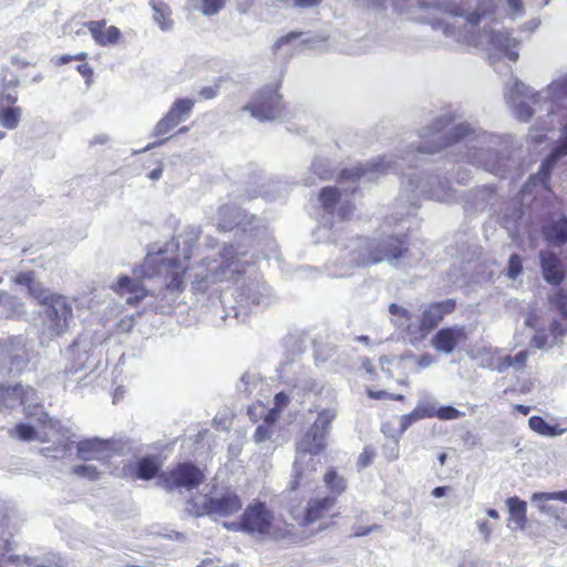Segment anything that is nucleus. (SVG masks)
<instances>
[{
	"label": "nucleus",
	"instance_id": "nucleus-1",
	"mask_svg": "<svg viewBox=\"0 0 567 567\" xmlns=\"http://www.w3.org/2000/svg\"><path fill=\"white\" fill-rule=\"evenodd\" d=\"M175 246V244H168L165 249L148 252L144 262L134 269V277H120L112 286L113 290L121 297H125L126 303L137 306L148 293V289L144 286L142 279L165 274L166 284L165 288L158 293V308L162 312L173 308L178 302L179 295L184 289L182 275L185 267L179 264L177 255L162 256L167 254L169 249L173 251Z\"/></svg>",
	"mask_w": 567,
	"mask_h": 567
},
{
	"label": "nucleus",
	"instance_id": "nucleus-2",
	"mask_svg": "<svg viewBox=\"0 0 567 567\" xmlns=\"http://www.w3.org/2000/svg\"><path fill=\"white\" fill-rule=\"evenodd\" d=\"M452 122L450 115H441L433 123L421 130L420 137L424 140L417 145L421 154H434L443 147L457 145L465 148L463 157L471 164L494 173L496 169V154L492 148L493 135L485 132H475L466 124H458L442 135V131Z\"/></svg>",
	"mask_w": 567,
	"mask_h": 567
},
{
	"label": "nucleus",
	"instance_id": "nucleus-3",
	"mask_svg": "<svg viewBox=\"0 0 567 567\" xmlns=\"http://www.w3.org/2000/svg\"><path fill=\"white\" fill-rule=\"evenodd\" d=\"M408 258V248L399 237L384 238H351L344 245V252L339 261H334L336 269L331 270L334 277H346L354 267L370 266L386 261L398 266L401 260Z\"/></svg>",
	"mask_w": 567,
	"mask_h": 567
},
{
	"label": "nucleus",
	"instance_id": "nucleus-4",
	"mask_svg": "<svg viewBox=\"0 0 567 567\" xmlns=\"http://www.w3.org/2000/svg\"><path fill=\"white\" fill-rule=\"evenodd\" d=\"M336 416L337 410L333 406L320 410L311 427L297 443L289 491L293 492L312 482L319 464L316 456L324 450L327 436Z\"/></svg>",
	"mask_w": 567,
	"mask_h": 567
},
{
	"label": "nucleus",
	"instance_id": "nucleus-5",
	"mask_svg": "<svg viewBox=\"0 0 567 567\" xmlns=\"http://www.w3.org/2000/svg\"><path fill=\"white\" fill-rule=\"evenodd\" d=\"M477 6L473 12L466 13L461 9L455 1L442 0L436 3L439 10L447 12L453 16L466 14V20L471 24L484 23L483 30L477 32L472 38V43L475 48L481 49L485 54L489 64H494L496 49V35L494 31L495 18V1L494 0H477Z\"/></svg>",
	"mask_w": 567,
	"mask_h": 567
},
{
	"label": "nucleus",
	"instance_id": "nucleus-6",
	"mask_svg": "<svg viewBox=\"0 0 567 567\" xmlns=\"http://www.w3.org/2000/svg\"><path fill=\"white\" fill-rule=\"evenodd\" d=\"M454 309L455 301L452 299L433 302L423 308L417 321H411L412 317L405 308L396 303L389 306L390 313L398 317L395 324L405 328L406 337L414 347L421 344L426 336L439 326L444 316L451 313Z\"/></svg>",
	"mask_w": 567,
	"mask_h": 567
},
{
	"label": "nucleus",
	"instance_id": "nucleus-7",
	"mask_svg": "<svg viewBox=\"0 0 567 567\" xmlns=\"http://www.w3.org/2000/svg\"><path fill=\"white\" fill-rule=\"evenodd\" d=\"M239 255L244 252L237 251L233 245H229L224 248L219 259L205 258L190 274L193 289L204 291L210 284L235 280L244 270Z\"/></svg>",
	"mask_w": 567,
	"mask_h": 567
},
{
	"label": "nucleus",
	"instance_id": "nucleus-8",
	"mask_svg": "<svg viewBox=\"0 0 567 567\" xmlns=\"http://www.w3.org/2000/svg\"><path fill=\"white\" fill-rule=\"evenodd\" d=\"M450 181L439 175H427L426 177L420 173H411L405 176L402 182V198L412 207H417L422 197L435 200H444L450 189Z\"/></svg>",
	"mask_w": 567,
	"mask_h": 567
},
{
	"label": "nucleus",
	"instance_id": "nucleus-9",
	"mask_svg": "<svg viewBox=\"0 0 567 567\" xmlns=\"http://www.w3.org/2000/svg\"><path fill=\"white\" fill-rule=\"evenodd\" d=\"M241 507L243 503L236 492L226 489L209 497L202 495L190 498L187 502L186 511L196 517L205 515L227 517L240 511Z\"/></svg>",
	"mask_w": 567,
	"mask_h": 567
},
{
	"label": "nucleus",
	"instance_id": "nucleus-10",
	"mask_svg": "<svg viewBox=\"0 0 567 567\" xmlns=\"http://www.w3.org/2000/svg\"><path fill=\"white\" fill-rule=\"evenodd\" d=\"M403 165L394 161L393 156H384L360 164L351 168H344L339 176V184L344 193H353L358 182H372L386 172H396Z\"/></svg>",
	"mask_w": 567,
	"mask_h": 567
},
{
	"label": "nucleus",
	"instance_id": "nucleus-11",
	"mask_svg": "<svg viewBox=\"0 0 567 567\" xmlns=\"http://www.w3.org/2000/svg\"><path fill=\"white\" fill-rule=\"evenodd\" d=\"M39 299L43 306V326L51 336L63 334L73 318L72 302L62 295L49 291H43Z\"/></svg>",
	"mask_w": 567,
	"mask_h": 567
},
{
	"label": "nucleus",
	"instance_id": "nucleus-12",
	"mask_svg": "<svg viewBox=\"0 0 567 567\" xmlns=\"http://www.w3.org/2000/svg\"><path fill=\"white\" fill-rule=\"evenodd\" d=\"M280 378L293 386V391L298 395L307 396L309 394L321 395L336 402V393L331 389H326L324 384L320 381L309 378L303 373V368L295 361H286L279 369Z\"/></svg>",
	"mask_w": 567,
	"mask_h": 567
},
{
	"label": "nucleus",
	"instance_id": "nucleus-13",
	"mask_svg": "<svg viewBox=\"0 0 567 567\" xmlns=\"http://www.w3.org/2000/svg\"><path fill=\"white\" fill-rule=\"evenodd\" d=\"M243 111L250 112L251 116L260 122L282 120V96L278 92V85L264 86Z\"/></svg>",
	"mask_w": 567,
	"mask_h": 567
},
{
	"label": "nucleus",
	"instance_id": "nucleus-14",
	"mask_svg": "<svg viewBox=\"0 0 567 567\" xmlns=\"http://www.w3.org/2000/svg\"><path fill=\"white\" fill-rule=\"evenodd\" d=\"M205 480L203 471L193 463H179L158 475V485L167 491H190Z\"/></svg>",
	"mask_w": 567,
	"mask_h": 567
},
{
	"label": "nucleus",
	"instance_id": "nucleus-15",
	"mask_svg": "<svg viewBox=\"0 0 567 567\" xmlns=\"http://www.w3.org/2000/svg\"><path fill=\"white\" fill-rule=\"evenodd\" d=\"M217 227L223 231L239 228L244 233L254 234L262 225V220L256 215L248 216L234 204L219 207L216 217Z\"/></svg>",
	"mask_w": 567,
	"mask_h": 567
},
{
	"label": "nucleus",
	"instance_id": "nucleus-16",
	"mask_svg": "<svg viewBox=\"0 0 567 567\" xmlns=\"http://www.w3.org/2000/svg\"><path fill=\"white\" fill-rule=\"evenodd\" d=\"M79 347L74 342L69 351L72 354V362L68 364L63 371L58 374V380L63 384L64 389L75 390L81 386H86L92 382L90 373H82L86 369V362L89 354L86 351H79L75 353V349Z\"/></svg>",
	"mask_w": 567,
	"mask_h": 567
},
{
	"label": "nucleus",
	"instance_id": "nucleus-17",
	"mask_svg": "<svg viewBox=\"0 0 567 567\" xmlns=\"http://www.w3.org/2000/svg\"><path fill=\"white\" fill-rule=\"evenodd\" d=\"M275 301L270 288L260 281L250 282L240 288L236 296L238 308L258 311L269 307Z\"/></svg>",
	"mask_w": 567,
	"mask_h": 567
},
{
	"label": "nucleus",
	"instance_id": "nucleus-18",
	"mask_svg": "<svg viewBox=\"0 0 567 567\" xmlns=\"http://www.w3.org/2000/svg\"><path fill=\"white\" fill-rule=\"evenodd\" d=\"M274 514L264 503L249 505L244 512V532L260 536L270 533Z\"/></svg>",
	"mask_w": 567,
	"mask_h": 567
},
{
	"label": "nucleus",
	"instance_id": "nucleus-19",
	"mask_svg": "<svg viewBox=\"0 0 567 567\" xmlns=\"http://www.w3.org/2000/svg\"><path fill=\"white\" fill-rule=\"evenodd\" d=\"M466 340L467 332L465 327L455 324L437 330L430 342L437 352L451 354Z\"/></svg>",
	"mask_w": 567,
	"mask_h": 567
},
{
	"label": "nucleus",
	"instance_id": "nucleus-20",
	"mask_svg": "<svg viewBox=\"0 0 567 567\" xmlns=\"http://www.w3.org/2000/svg\"><path fill=\"white\" fill-rule=\"evenodd\" d=\"M319 202L321 208L328 215L344 219L351 214V206L348 199H342L341 193L336 187H323L320 190Z\"/></svg>",
	"mask_w": 567,
	"mask_h": 567
},
{
	"label": "nucleus",
	"instance_id": "nucleus-21",
	"mask_svg": "<svg viewBox=\"0 0 567 567\" xmlns=\"http://www.w3.org/2000/svg\"><path fill=\"white\" fill-rule=\"evenodd\" d=\"M37 400V391L29 385H0V406L3 405L6 409H13L17 405H22V403Z\"/></svg>",
	"mask_w": 567,
	"mask_h": 567
},
{
	"label": "nucleus",
	"instance_id": "nucleus-22",
	"mask_svg": "<svg viewBox=\"0 0 567 567\" xmlns=\"http://www.w3.org/2000/svg\"><path fill=\"white\" fill-rule=\"evenodd\" d=\"M337 497L334 495H327L324 497H313L307 503L305 513L300 518L301 526H308L321 518H323L331 508L336 505Z\"/></svg>",
	"mask_w": 567,
	"mask_h": 567
},
{
	"label": "nucleus",
	"instance_id": "nucleus-23",
	"mask_svg": "<svg viewBox=\"0 0 567 567\" xmlns=\"http://www.w3.org/2000/svg\"><path fill=\"white\" fill-rule=\"evenodd\" d=\"M539 261L544 279L548 284L560 285L565 278V270L556 254L550 250H542Z\"/></svg>",
	"mask_w": 567,
	"mask_h": 567
},
{
	"label": "nucleus",
	"instance_id": "nucleus-24",
	"mask_svg": "<svg viewBox=\"0 0 567 567\" xmlns=\"http://www.w3.org/2000/svg\"><path fill=\"white\" fill-rule=\"evenodd\" d=\"M111 441L100 437L82 440L76 444V455L83 461L102 460L111 450Z\"/></svg>",
	"mask_w": 567,
	"mask_h": 567
},
{
	"label": "nucleus",
	"instance_id": "nucleus-25",
	"mask_svg": "<svg viewBox=\"0 0 567 567\" xmlns=\"http://www.w3.org/2000/svg\"><path fill=\"white\" fill-rule=\"evenodd\" d=\"M181 237L183 238L184 245L182 249L179 248V241H175L173 239L171 243H166L163 247H158L156 251H158L159 249H165L166 245L168 244H175L177 245V247H173V251L169 249V251L167 254H164L162 257H171L173 255H177L178 259L181 260L182 255L185 260L189 259L192 257L193 247L197 244V240L199 238V229L195 226H189L185 229L184 234L181 235Z\"/></svg>",
	"mask_w": 567,
	"mask_h": 567
},
{
	"label": "nucleus",
	"instance_id": "nucleus-26",
	"mask_svg": "<svg viewBox=\"0 0 567 567\" xmlns=\"http://www.w3.org/2000/svg\"><path fill=\"white\" fill-rule=\"evenodd\" d=\"M9 373L19 374L27 367L30 355L21 338H14L8 350Z\"/></svg>",
	"mask_w": 567,
	"mask_h": 567
},
{
	"label": "nucleus",
	"instance_id": "nucleus-27",
	"mask_svg": "<svg viewBox=\"0 0 567 567\" xmlns=\"http://www.w3.org/2000/svg\"><path fill=\"white\" fill-rule=\"evenodd\" d=\"M106 22L105 20L101 21H89L85 22L84 25L89 29L92 34L94 41L102 47H106L110 44H115L120 37L121 31L118 28L111 25L104 31Z\"/></svg>",
	"mask_w": 567,
	"mask_h": 567
},
{
	"label": "nucleus",
	"instance_id": "nucleus-28",
	"mask_svg": "<svg viewBox=\"0 0 567 567\" xmlns=\"http://www.w3.org/2000/svg\"><path fill=\"white\" fill-rule=\"evenodd\" d=\"M542 235L545 241L554 246L567 244V217L561 216L557 220H550L542 226Z\"/></svg>",
	"mask_w": 567,
	"mask_h": 567
},
{
	"label": "nucleus",
	"instance_id": "nucleus-29",
	"mask_svg": "<svg viewBox=\"0 0 567 567\" xmlns=\"http://www.w3.org/2000/svg\"><path fill=\"white\" fill-rule=\"evenodd\" d=\"M509 517L508 527L513 530L524 529L527 523L526 502L518 497H512L507 501Z\"/></svg>",
	"mask_w": 567,
	"mask_h": 567
},
{
	"label": "nucleus",
	"instance_id": "nucleus-30",
	"mask_svg": "<svg viewBox=\"0 0 567 567\" xmlns=\"http://www.w3.org/2000/svg\"><path fill=\"white\" fill-rule=\"evenodd\" d=\"M566 155H567V136L557 146H555L551 150L549 155L542 163L538 174L540 175L544 183L548 182L551 171L555 167L558 159Z\"/></svg>",
	"mask_w": 567,
	"mask_h": 567
},
{
	"label": "nucleus",
	"instance_id": "nucleus-31",
	"mask_svg": "<svg viewBox=\"0 0 567 567\" xmlns=\"http://www.w3.org/2000/svg\"><path fill=\"white\" fill-rule=\"evenodd\" d=\"M150 6L153 11L154 22L163 30L169 31L173 28V20L171 18L172 10L164 0H151Z\"/></svg>",
	"mask_w": 567,
	"mask_h": 567
},
{
	"label": "nucleus",
	"instance_id": "nucleus-32",
	"mask_svg": "<svg viewBox=\"0 0 567 567\" xmlns=\"http://www.w3.org/2000/svg\"><path fill=\"white\" fill-rule=\"evenodd\" d=\"M22 405L23 412L27 417L33 419L42 424L48 423L51 429L58 427L59 421L49 417L43 406L39 403V399L37 401H29L28 403H22Z\"/></svg>",
	"mask_w": 567,
	"mask_h": 567
},
{
	"label": "nucleus",
	"instance_id": "nucleus-33",
	"mask_svg": "<svg viewBox=\"0 0 567 567\" xmlns=\"http://www.w3.org/2000/svg\"><path fill=\"white\" fill-rule=\"evenodd\" d=\"M161 464L156 456H144L135 464L136 477L148 481L158 474Z\"/></svg>",
	"mask_w": 567,
	"mask_h": 567
},
{
	"label": "nucleus",
	"instance_id": "nucleus-34",
	"mask_svg": "<svg viewBox=\"0 0 567 567\" xmlns=\"http://www.w3.org/2000/svg\"><path fill=\"white\" fill-rule=\"evenodd\" d=\"M19 79L16 75H11L10 79L2 78L0 84V106L14 105L18 101L17 87L19 86Z\"/></svg>",
	"mask_w": 567,
	"mask_h": 567
},
{
	"label": "nucleus",
	"instance_id": "nucleus-35",
	"mask_svg": "<svg viewBox=\"0 0 567 567\" xmlns=\"http://www.w3.org/2000/svg\"><path fill=\"white\" fill-rule=\"evenodd\" d=\"M519 41L507 32H498V58L502 55L515 62L518 59Z\"/></svg>",
	"mask_w": 567,
	"mask_h": 567
},
{
	"label": "nucleus",
	"instance_id": "nucleus-36",
	"mask_svg": "<svg viewBox=\"0 0 567 567\" xmlns=\"http://www.w3.org/2000/svg\"><path fill=\"white\" fill-rule=\"evenodd\" d=\"M434 414L435 406L419 404L412 412L404 414L401 417V432H404L414 422L422 420L424 417L434 416Z\"/></svg>",
	"mask_w": 567,
	"mask_h": 567
},
{
	"label": "nucleus",
	"instance_id": "nucleus-37",
	"mask_svg": "<svg viewBox=\"0 0 567 567\" xmlns=\"http://www.w3.org/2000/svg\"><path fill=\"white\" fill-rule=\"evenodd\" d=\"M528 425L534 432L543 436H557L565 432V430L560 429L558 425L548 424L539 415L530 416L528 420Z\"/></svg>",
	"mask_w": 567,
	"mask_h": 567
},
{
	"label": "nucleus",
	"instance_id": "nucleus-38",
	"mask_svg": "<svg viewBox=\"0 0 567 567\" xmlns=\"http://www.w3.org/2000/svg\"><path fill=\"white\" fill-rule=\"evenodd\" d=\"M22 115V110L19 106L3 105L0 106V123L7 130H14L18 127Z\"/></svg>",
	"mask_w": 567,
	"mask_h": 567
},
{
	"label": "nucleus",
	"instance_id": "nucleus-39",
	"mask_svg": "<svg viewBox=\"0 0 567 567\" xmlns=\"http://www.w3.org/2000/svg\"><path fill=\"white\" fill-rule=\"evenodd\" d=\"M194 106V102L189 99H179L174 102L167 114H172L171 120L177 126L179 123L184 122L192 112Z\"/></svg>",
	"mask_w": 567,
	"mask_h": 567
},
{
	"label": "nucleus",
	"instance_id": "nucleus-40",
	"mask_svg": "<svg viewBox=\"0 0 567 567\" xmlns=\"http://www.w3.org/2000/svg\"><path fill=\"white\" fill-rule=\"evenodd\" d=\"M261 381H262L261 377L258 372L246 371L241 375L236 388H237L238 392L249 395L259 388V385L261 384Z\"/></svg>",
	"mask_w": 567,
	"mask_h": 567
},
{
	"label": "nucleus",
	"instance_id": "nucleus-41",
	"mask_svg": "<svg viewBox=\"0 0 567 567\" xmlns=\"http://www.w3.org/2000/svg\"><path fill=\"white\" fill-rule=\"evenodd\" d=\"M533 4L538 8H544L549 3L550 0H529ZM505 12L511 19L520 18L525 13V7L523 0H504Z\"/></svg>",
	"mask_w": 567,
	"mask_h": 567
},
{
	"label": "nucleus",
	"instance_id": "nucleus-42",
	"mask_svg": "<svg viewBox=\"0 0 567 567\" xmlns=\"http://www.w3.org/2000/svg\"><path fill=\"white\" fill-rule=\"evenodd\" d=\"M193 8L206 17L216 16L225 7L226 0H189Z\"/></svg>",
	"mask_w": 567,
	"mask_h": 567
},
{
	"label": "nucleus",
	"instance_id": "nucleus-43",
	"mask_svg": "<svg viewBox=\"0 0 567 567\" xmlns=\"http://www.w3.org/2000/svg\"><path fill=\"white\" fill-rule=\"evenodd\" d=\"M279 431H280V427L278 424L269 425L267 422L266 423L261 422L256 427V431L252 435V440L257 444H262L266 442H274L275 436L278 435Z\"/></svg>",
	"mask_w": 567,
	"mask_h": 567
},
{
	"label": "nucleus",
	"instance_id": "nucleus-44",
	"mask_svg": "<svg viewBox=\"0 0 567 567\" xmlns=\"http://www.w3.org/2000/svg\"><path fill=\"white\" fill-rule=\"evenodd\" d=\"M324 483L332 493L340 495L347 488L346 480L338 475L334 470H330L324 474Z\"/></svg>",
	"mask_w": 567,
	"mask_h": 567
},
{
	"label": "nucleus",
	"instance_id": "nucleus-45",
	"mask_svg": "<svg viewBox=\"0 0 567 567\" xmlns=\"http://www.w3.org/2000/svg\"><path fill=\"white\" fill-rule=\"evenodd\" d=\"M528 352L526 350L519 351L514 357L506 355L498 361V369L516 367L522 369L526 365Z\"/></svg>",
	"mask_w": 567,
	"mask_h": 567
},
{
	"label": "nucleus",
	"instance_id": "nucleus-46",
	"mask_svg": "<svg viewBox=\"0 0 567 567\" xmlns=\"http://www.w3.org/2000/svg\"><path fill=\"white\" fill-rule=\"evenodd\" d=\"M311 171L320 179H327L332 175L331 163L324 158H316L311 164Z\"/></svg>",
	"mask_w": 567,
	"mask_h": 567
},
{
	"label": "nucleus",
	"instance_id": "nucleus-47",
	"mask_svg": "<svg viewBox=\"0 0 567 567\" xmlns=\"http://www.w3.org/2000/svg\"><path fill=\"white\" fill-rule=\"evenodd\" d=\"M11 434L21 441H33L37 440V432L33 426L24 423H20L14 426Z\"/></svg>",
	"mask_w": 567,
	"mask_h": 567
},
{
	"label": "nucleus",
	"instance_id": "nucleus-48",
	"mask_svg": "<svg viewBox=\"0 0 567 567\" xmlns=\"http://www.w3.org/2000/svg\"><path fill=\"white\" fill-rule=\"evenodd\" d=\"M72 473L79 477H84L90 481H96L100 473L94 465H76L72 468Z\"/></svg>",
	"mask_w": 567,
	"mask_h": 567
},
{
	"label": "nucleus",
	"instance_id": "nucleus-49",
	"mask_svg": "<svg viewBox=\"0 0 567 567\" xmlns=\"http://www.w3.org/2000/svg\"><path fill=\"white\" fill-rule=\"evenodd\" d=\"M73 442H66L62 445L55 446V447H44L41 450V453L45 457H53V458H60L65 456L70 450Z\"/></svg>",
	"mask_w": 567,
	"mask_h": 567
},
{
	"label": "nucleus",
	"instance_id": "nucleus-50",
	"mask_svg": "<svg viewBox=\"0 0 567 567\" xmlns=\"http://www.w3.org/2000/svg\"><path fill=\"white\" fill-rule=\"evenodd\" d=\"M173 115L166 114L154 127V135L162 136L167 134L171 130H173L176 125L171 120Z\"/></svg>",
	"mask_w": 567,
	"mask_h": 567
},
{
	"label": "nucleus",
	"instance_id": "nucleus-51",
	"mask_svg": "<svg viewBox=\"0 0 567 567\" xmlns=\"http://www.w3.org/2000/svg\"><path fill=\"white\" fill-rule=\"evenodd\" d=\"M522 271H523L522 258L516 254L512 255L509 258V262H508L507 276L511 279H515L516 277H518L522 274Z\"/></svg>",
	"mask_w": 567,
	"mask_h": 567
},
{
	"label": "nucleus",
	"instance_id": "nucleus-52",
	"mask_svg": "<svg viewBox=\"0 0 567 567\" xmlns=\"http://www.w3.org/2000/svg\"><path fill=\"white\" fill-rule=\"evenodd\" d=\"M434 416L441 420H456L462 416V413L453 406H441L437 410L435 409Z\"/></svg>",
	"mask_w": 567,
	"mask_h": 567
},
{
	"label": "nucleus",
	"instance_id": "nucleus-53",
	"mask_svg": "<svg viewBox=\"0 0 567 567\" xmlns=\"http://www.w3.org/2000/svg\"><path fill=\"white\" fill-rule=\"evenodd\" d=\"M551 302L556 309L560 312L563 318H567V295L560 290L553 298Z\"/></svg>",
	"mask_w": 567,
	"mask_h": 567
},
{
	"label": "nucleus",
	"instance_id": "nucleus-54",
	"mask_svg": "<svg viewBox=\"0 0 567 567\" xmlns=\"http://www.w3.org/2000/svg\"><path fill=\"white\" fill-rule=\"evenodd\" d=\"M534 498L544 499V501L558 499V501H563V502L567 503V489L560 491V492H554V493L535 494Z\"/></svg>",
	"mask_w": 567,
	"mask_h": 567
},
{
	"label": "nucleus",
	"instance_id": "nucleus-55",
	"mask_svg": "<svg viewBox=\"0 0 567 567\" xmlns=\"http://www.w3.org/2000/svg\"><path fill=\"white\" fill-rule=\"evenodd\" d=\"M303 33L298 31L289 32L288 34L279 38L276 43L274 44V51H278L284 44H287L298 38H300Z\"/></svg>",
	"mask_w": 567,
	"mask_h": 567
},
{
	"label": "nucleus",
	"instance_id": "nucleus-56",
	"mask_svg": "<svg viewBox=\"0 0 567 567\" xmlns=\"http://www.w3.org/2000/svg\"><path fill=\"white\" fill-rule=\"evenodd\" d=\"M435 362V358L431 353H423L420 357L415 358V363L417 365V370L425 369L431 367Z\"/></svg>",
	"mask_w": 567,
	"mask_h": 567
},
{
	"label": "nucleus",
	"instance_id": "nucleus-57",
	"mask_svg": "<svg viewBox=\"0 0 567 567\" xmlns=\"http://www.w3.org/2000/svg\"><path fill=\"white\" fill-rule=\"evenodd\" d=\"M380 526L377 525V524H373L371 526H368V527H363V526H355L353 527V532L352 534L350 535V537H362V536H367L369 535L370 533L379 529Z\"/></svg>",
	"mask_w": 567,
	"mask_h": 567
},
{
	"label": "nucleus",
	"instance_id": "nucleus-58",
	"mask_svg": "<svg viewBox=\"0 0 567 567\" xmlns=\"http://www.w3.org/2000/svg\"><path fill=\"white\" fill-rule=\"evenodd\" d=\"M476 525H477L480 534L482 535L484 540L487 542L489 539L492 530H493L491 524L488 522H486V520L478 519L476 522Z\"/></svg>",
	"mask_w": 567,
	"mask_h": 567
},
{
	"label": "nucleus",
	"instance_id": "nucleus-59",
	"mask_svg": "<svg viewBox=\"0 0 567 567\" xmlns=\"http://www.w3.org/2000/svg\"><path fill=\"white\" fill-rule=\"evenodd\" d=\"M86 53L85 52H81L79 54H75V55H69V54H65V55H61L56 60V65H62V64H66L71 61H82V60H85L86 59Z\"/></svg>",
	"mask_w": 567,
	"mask_h": 567
},
{
	"label": "nucleus",
	"instance_id": "nucleus-60",
	"mask_svg": "<svg viewBox=\"0 0 567 567\" xmlns=\"http://www.w3.org/2000/svg\"><path fill=\"white\" fill-rule=\"evenodd\" d=\"M322 0H293L292 9H311L318 7Z\"/></svg>",
	"mask_w": 567,
	"mask_h": 567
},
{
	"label": "nucleus",
	"instance_id": "nucleus-61",
	"mask_svg": "<svg viewBox=\"0 0 567 567\" xmlns=\"http://www.w3.org/2000/svg\"><path fill=\"white\" fill-rule=\"evenodd\" d=\"M282 411L278 410V408L270 409L267 414L262 417V423L278 424V419Z\"/></svg>",
	"mask_w": 567,
	"mask_h": 567
},
{
	"label": "nucleus",
	"instance_id": "nucleus-62",
	"mask_svg": "<svg viewBox=\"0 0 567 567\" xmlns=\"http://www.w3.org/2000/svg\"><path fill=\"white\" fill-rule=\"evenodd\" d=\"M14 281L19 285L27 286L30 290H33V278L29 272H21L16 278Z\"/></svg>",
	"mask_w": 567,
	"mask_h": 567
},
{
	"label": "nucleus",
	"instance_id": "nucleus-63",
	"mask_svg": "<svg viewBox=\"0 0 567 567\" xmlns=\"http://www.w3.org/2000/svg\"><path fill=\"white\" fill-rule=\"evenodd\" d=\"M289 403L288 394L284 392H279L275 395V405L274 408H278V410L282 411Z\"/></svg>",
	"mask_w": 567,
	"mask_h": 567
},
{
	"label": "nucleus",
	"instance_id": "nucleus-64",
	"mask_svg": "<svg viewBox=\"0 0 567 567\" xmlns=\"http://www.w3.org/2000/svg\"><path fill=\"white\" fill-rule=\"evenodd\" d=\"M372 457L373 453L370 450L364 449V451L359 455L358 465L360 467H367L371 464Z\"/></svg>",
	"mask_w": 567,
	"mask_h": 567
}]
</instances>
